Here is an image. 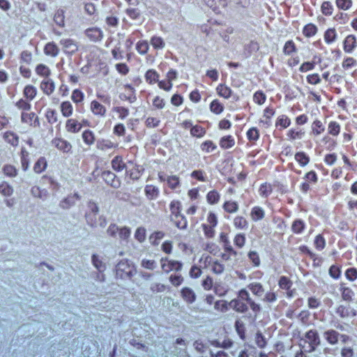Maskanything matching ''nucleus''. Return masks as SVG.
Listing matches in <instances>:
<instances>
[{
	"mask_svg": "<svg viewBox=\"0 0 357 357\" xmlns=\"http://www.w3.org/2000/svg\"><path fill=\"white\" fill-rule=\"evenodd\" d=\"M98 212L99 207L98 204L93 201H89L87 203V208L84 217L86 224L91 228H96L98 226L105 228L107 225V219L104 215H100L97 220Z\"/></svg>",
	"mask_w": 357,
	"mask_h": 357,
	"instance_id": "1",
	"label": "nucleus"
},
{
	"mask_svg": "<svg viewBox=\"0 0 357 357\" xmlns=\"http://www.w3.org/2000/svg\"><path fill=\"white\" fill-rule=\"evenodd\" d=\"M116 278L130 280L137 273L135 266L128 259L121 260L115 268Z\"/></svg>",
	"mask_w": 357,
	"mask_h": 357,
	"instance_id": "2",
	"label": "nucleus"
},
{
	"mask_svg": "<svg viewBox=\"0 0 357 357\" xmlns=\"http://www.w3.org/2000/svg\"><path fill=\"white\" fill-rule=\"evenodd\" d=\"M305 342L308 343V353H312L316 351L317 348L321 344V339L318 332L314 329L307 331L305 335Z\"/></svg>",
	"mask_w": 357,
	"mask_h": 357,
	"instance_id": "3",
	"label": "nucleus"
},
{
	"mask_svg": "<svg viewBox=\"0 0 357 357\" xmlns=\"http://www.w3.org/2000/svg\"><path fill=\"white\" fill-rule=\"evenodd\" d=\"M160 264L162 271L165 273H169L172 271H179L183 267V264L181 261L169 260L167 257L161 258Z\"/></svg>",
	"mask_w": 357,
	"mask_h": 357,
	"instance_id": "4",
	"label": "nucleus"
},
{
	"mask_svg": "<svg viewBox=\"0 0 357 357\" xmlns=\"http://www.w3.org/2000/svg\"><path fill=\"white\" fill-rule=\"evenodd\" d=\"M238 298L241 301H246L247 305L248 304L251 310L255 312H259L261 310L259 304L256 303L250 296L248 291L244 289H241L238 293Z\"/></svg>",
	"mask_w": 357,
	"mask_h": 357,
	"instance_id": "5",
	"label": "nucleus"
},
{
	"mask_svg": "<svg viewBox=\"0 0 357 357\" xmlns=\"http://www.w3.org/2000/svg\"><path fill=\"white\" fill-rule=\"evenodd\" d=\"M81 199V196L77 193L68 195L59 202V207L64 210H68L76 204V202Z\"/></svg>",
	"mask_w": 357,
	"mask_h": 357,
	"instance_id": "6",
	"label": "nucleus"
},
{
	"mask_svg": "<svg viewBox=\"0 0 357 357\" xmlns=\"http://www.w3.org/2000/svg\"><path fill=\"white\" fill-rule=\"evenodd\" d=\"M102 178L105 182L114 188H119L121 185V181L116 178L115 174L110 171H104L102 173Z\"/></svg>",
	"mask_w": 357,
	"mask_h": 357,
	"instance_id": "7",
	"label": "nucleus"
},
{
	"mask_svg": "<svg viewBox=\"0 0 357 357\" xmlns=\"http://www.w3.org/2000/svg\"><path fill=\"white\" fill-rule=\"evenodd\" d=\"M323 337L330 345H336L339 342L340 333L335 329L331 328L324 331Z\"/></svg>",
	"mask_w": 357,
	"mask_h": 357,
	"instance_id": "8",
	"label": "nucleus"
},
{
	"mask_svg": "<svg viewBox=\"0 0 357 357\" xmlns=\"http://www.w3.org/2000/svg\"><path fill=\"white\" fill-rule=\"evenodd\" d=\"M86 36L92 42L100 41L103 38V33L97 27L89 28L85 30Z\"/></svg>",
	"mask_w": 357,
	"mask_h": 357,
	"instance_id": "9",
	"label": "nucleus"
},
{
	"mask_svg": "<svg viewBox=\"0 0 357 357\" xmlns=\"http://www.w3.org/2000/svg\"><path fill=\"white\" fill-rule=\"evenodd\" d=\"M52 144L56 149L63 153H70L71 151L72 145L70 143L62 138L53 139Z\"/></svg>",
	"mask_w": 357,
	"mask_h": 357,
	"instance_id": "10",
	"label": "nucleus"
},
{
	"mask_svg": "<svg viewBox=\"0 0 357 357\" xmlns=\"http://www.w3.org/2000/svg\"><path fill=\"white\" fill-rule=\"evenodd\" d=\"M21 121L22 123H27L33 127H38L40 125L38 118L34 112H22L21 114Z\"/></svg>",
	"mask_w": 357,
	"mask_h": 357,
	"instance_id": "11",
	"label": "nucleus"
},
{
	"mask_svg": "<svg viewBox=\"0 0 357 357\" xmlns=\"http://www.w3.org/2000/svg\"><path fill=\"white\" fill-rule=\"evenodd\" d=\"M357 46L356 38L354 35L347 36L343 43L344 50L347 53H351Z\"/></svg>",
	"mask_w": 357,
	"mask_h": 357,
	"instance_id": "12",
	"label": "nucleus"
},
{
	"mask_svg": "<svg viewBox=\"0 0 357 357\" xmlns=\"http://www.w3.org/2000/svg\"><path fill=\"white\" fill-rule=\"evenodd\" d=\"M335 312L342 318L345 319L349 317H355L357 314L356 310L354 308L340 305L336 309Z\"/></svg>",
	"mask_w": 357,
	"mask_h": 357,
	"instance_id": "13",
	"label": "nucleus"
},
{
	"mask_svg": "<svg viewBox=\"0 0 357 357\" xmlns=\"http://www.w3.org/2000/svg\"><path fill=\"white\" fill-rule=\"evenodd\" d=\"M60 44L65 51L71 54L75 53L78 50L77 43L71 38H63L60 40Z\"/></svg>",
	"mask_w": 357,
	"mask_h": 357,
	"instance_id": "14",
	"label": "nucleus"
},
{
	"mask_svg": "<svg viewBox=\"0 0 357 357\" xmlns=\"http://www.w3.org/2000/svg\"><path fill=\"white\" fill-rule=\"evenodd\" d=\"M229 306L237 312L240 313H245L248 310V305L238 298L231 300L229 303Z\"/></svg>",
	"mask_w": 357,
	"mask_h": 357,
	"instance_id": "15",
	"label": "nucleus"
},
{
	"mask_svg": "<svg viewBox=\"0 0 357 357\" xmlns=\"http://www.w3.org/2000/svg\"><path fill=\"white\" fill-rule=\"evenodd\" d=\"M181 294L187 303L192 304L196 301L197 296L191 288L183 287L181 291Z\"/></svg>",
	"mask_w": 357,
	"mask_h": 357,
	"instance_id": "16",
	"label": "nucleus"
},
{
	"mask_svg": "<svg viewBox=\"0 0 357 357\" xmlns=\"http://www.w3.org/2000/svg\"><path fill=\"white\" fill-rule=\"evenodd\" d=\"M117 146V144L107 139H98L96 141V148L102 151L116 148Z\"/></svg>",
	"mask_w": 357,
	"mask_h": 357,
	"instance_id": "17",
	"label": "nucleus"
},
{
	"mask_svg": "<svg viewBox=\"0 0 357 357\" xmlns=\"http://www.w3.org/2000/svg\"><path fill=\"white\" fill-rule=\"evenodd\" d=\"M250 215L252 221L258 222L264 218L265 211L261 206H255L252 208Z\"/></svg>",
	"mask_w": 357,
	"mask_h": 357,
	"instance_id": "18",
	"label": "nucleus"
},
{
	"mask_svg": "<svg viewBox=\"0 0 357 357\" xmlns=\"http://www.w3.org/2000/svg\"><path fill=\"white\" fill-rule=\"evenodd\" d=\"M91 110L94 115L101 117H104L107 112L105 107L96 100H93L91 102Z\"/></svg>",
	"mask_w": 357,
	"mask_h": 357,
	"instance_id": "19",
	"label": "nucleus"
},
{
	"mask_svg": "<svg viewBox=\"0 0 357 357\" xmlns=\"http://www.w3.org/2000/svg\"><path fill=\"white\" fill-rule=\"evenodd\" d=\"M82 127V124L75 119H69L66 121V129L68 132H78L81 130Z\"/></svg>",
	"mask_w": 357,
	"mask_h": 357,
	"instance_id": "20",
	"label": "nucleus"
},
{
	"mask_svg": "<svg viewBox=\"0 0 357 357\" xmlns=\"http://www.w3.org/2000/svg\"><path fill=\"white\" fill-rule=\"evenodd\" d=\"M40 88L46 95L52 94L55 89L54 82L50 78L45 79L40 84Z\"/></svg>",
	"mask_w": 357,
	"mask_h": 357,
	"instance_id": "21",
	"label": "nucleus"
},
{
	"mask_svg": "<svg viewBox=\"0 0 357 357\" xmlns=\"http://www.w3.org/2000/svg\"><path fill=\"white\" fill-rule=\"evenodd\" d=\"M144 193L149 199L153 200L159 196L160 190L155 185H146L144 188Z\"/></svg>",
	"mask_w": 357,
	"mask_h": 357,
	"instance_id": "22",
	"label": "nucleus"
},
{
	"mask_svg": "<svg viewBox=\"0 0 357 357\" xmlns=\"http://www.w3.org/2000/svg\"><path fill=\"white\" fill-rule=\"evenodd\" d=\"M248 288L251 292L257 297H261L264 292L265 289L263 285L260 282H255L249 284L248 285Z\"/></svg>",
	"mask_w": 357,
	"mask_h": 357,
	"instance_id": "23",
	"label": "nucleus"
},
{
	"mask_svg": "<svg viewBox=\"0 0 357 357\" xmlns=\"http://www.w3.org/2000/svg\"><path fill=\"white\" fill-rule=\"evenodd\" d=\"M340 290L342 293V298L344 301L348 302L353 301L355 293L351 288L345 287L344 284H341Z\"/></svg>",
	"mask_w": 357,
	"mask_h": 357,
	"instance_id": "24",
	"label": "nucleus"
},
{
	"mask_svg": "<svg viewBox=\"0 0 357 357\" xmlns=\"http://www.w3.org/2000/svg\"><path fill=\"white\" fill-rule=\"evenodd\" d=\"M112 169L116 172H121L126 167L123 158L120 155L115 156L111 162Z\"/></svg>",
	"mask_w": 357,
	"mask_h": 357,
	"instance_id": "25",
	"label": "nucleus"
},
{
	"mask_svg": "<svg viewBox=\"0 0 357 357\" xmlns=\"http://www.w3.org/2000/svg\"><path fill=\"white\" fill-rule=\"evenodd\" d=\"M31 194L33 197L45 200L48 197V191L45 189H40L38 186H33L31 189Z\"/></svg>",
	"mask_w": 357,
	"mask_h": 357,
	"instance_id": "26",
	"label": "nucleus"
},
{
	"mask_svg": "<svg viewBox=\"0 0 357 357\" xmlns=\"http://www.w3.org/2000/svg\"><path fill=\"white\" fill-rule=\"evenodd\" d=\"M54 22L60 27L65 26V10L62 8H59L56 10L54 15Z\"/></svg>",
	"mask_w": 357,
	"mask_h": 357,
	"instance_id": "27",
	"label": "nucleus"
},
{
	"mask_svg": "<svg viewBox=\"0 0 357 357\" xmlns=\"http://www.w3.org/2000/svg\"><path fill=\"white\" fill-rule=\"evenodd\" d=\"M4 140L12 145L13 146H17L19 143V137L11 131H7L3 135Z\"/></svg>",
	"mask_w": 357,
	"mask_h": 357,
	"instance_id": "28",
	"label": "nucleus"
},
{
	"mask_svg": "<svg viewBox=\"0 0 357 357\" xmlns=\"http://www.w3.org/2000/svg\"><path fill=\"white\" fill-rule=\"evenodd\" d=\"M82 139L85 144L91 146L96 141L95 134L91 130H85L82 134Z\"/></svg>",
	"mask_w": 357,
	"mask_h": 357,
	"instance_id": "29",
	"label": "nucleus"
},
{
	"mask_svg": "<svg viewBox=\"0 0 357 357\" xmlns=\"http://www.w3.org/2000/svg\"><path fill=\"white\" fill-rule=\"evenodd\" d=\"M216 91L220 96L227 99L231 97L232 95L231 89L229 86L222 84H220L217 86Z\"/></svg>",
	"mask_w": 357,
	"mask_h": 357,
	"instance_id": "30",
	"label": "nucleus"
},
{
	"mask_svg": "<svg viewBox=\"0 0 357 357\" xmlns=\"http://www.w3.org/2000/svg\"><path fill=\"white\" fill-rule=\"evenodd\" d=\"M305 229V223L301 219L295 220L291 225V231L296 234H301Z\"/></svg>",
	"mask_w": 357,
	"mask_h": 357,
	"instance_id": "31",
	"label": "nucleus"
},
{
	"mask_svg": "<svg viewBox=\"0 0 357 357\" xmlns=\"http://www.w3.org/2000/svg\"><path fill=\"white\" fill-rule=\"evenodd\" d=\"M234 226L238 229H247L248 228V222L243 216L237 215L234 218Z\"/></svg>",
	"mask_w": 357,
	"mask_h": 357,
	"instance_id": "32",
	"label": "nucleus"
},
{
	"mask_svg": "<svg viewBox=\"0 0 357 357\" xmlns=\"http://www.w3.org/2000/svg\"><path fill=\"white\" fill-rule=\"evenodd\" d=\"M144 77L146 82L150 84H153L159 81V74L153 69L147 70L145 73Z\"/></svg>",
	"mask_w": 357,
	"mask_h": 357,
	"instance_id": "33",
	"label": "nucleus"
},
{
	"mask_svg": "<svg viewBox=\"0 0 357 357\" xmlns=\"http://www.w3.org/2000/svg\"><path fill=\"white\" fill-rule=\"evenodd\" d=\"M91 261L96 268L100 272L102 273L106 269L105 264L102 261L100 257L97 255H93L91 257Z\"/></svg>",
	"mask_w": 357,
	"mask_h": 357,
	"instance_id": "34",
	"label": "nucleus"
},
{
	"mask_svg": "<svg viewBox=\"0 0 357 357\" xmlns=\"http://www.w3.org/2000/svg\"><path fill=\"white\" fill-rule=\"evenodd\" d=\"M37 94V89L32 85H27L24 87L23 95L27 100H32Z\"/></svg>",
	"mask_w": 357,
	"mask_h": 357,
	"instance_id": "35",
	"label": "nucleus"
},
{
	"mask_svg": "<svg viewBox=\"0 0 357 357\" xmlns=\"http://www.w3.org/2000/svg\"><path fill=\"white\" fill-rule=\"evenodd\" d=\"M220 239L224 243V248L226 252H228L231 255L236 256L237 252L233 249L231 245H230V242L227 236V235L224 233H221Z\"/></svg>",
	"mask_w": 357,
	"mask_h": 357,
	"instance_id": "36",
	"label": "nucleus"
},
{
	"mask_svg": "<svg viewBox=\"0 0 357 357\" xmlns=\"http://www.w3.org/2000/svg\"><path fill=\"white\" fill-rule=\"evenodd\" d=\"M59 48L54 43H48L44 48V52L46 55L56 56L59 54Z\"/></svg>",
	"mask_w": 357,
	"mask_h": 357,
	"instance_id": "37",
	"label": "nucleus"
},
{
	"mask_svg": "<svg viewBox=\"0 0 357 357\" xmlns=\"http://www.w3.org/2000/svg\"><path fill=\"white\" fill-rule=\"evenodd\" d=\"M73 105L69 101H64L61 104V112L63 116H70L73 114Z\"/></svg>",
	"mask_w": 357,
	"mask_h": 357,
	"instance_id": "38",
	"label": "nucleus"
},
{
	"mask_svg": "<svg viewBox=\"0 0 357 357\" xmlns=\"http://www.w3.org/2000/svg\"><path fill=\"white\" fill-rule=\"evenodd\" d=\"M171 218L178 229H185L187 228L188 221L183 215L181 214L178 217H172Z\"/></svg>",
	"mask_w": 357,
	"mask_h": 357,
	"instance_id": "39",
	"label": "nucleus"
},
{
	"mask_svg": "<svg viewBox=\"0 0 357 357\" xmlns=\"http://www.w3.org/2000/svg\"><path fill=\"white\" fill-rule=\"evenodd\" d=\"M170 211L172 217L180 216L181 211V204L179 201L174 200L170 203Z\"/></svg>",
	"mask_w": 357,
	"mask_h": 357,
	"instance_id": "40",
	"label": "nucleus"
},
{
	"mask_svg": "<svg viewBox=\"0 0 357 357\" xmlns=\"http://www.w3.org/2000/svg\"><path fill=\"white\" fill-rule=\"evenodd\" d=\"M47 167V162L45 158L40 157L34 164L33 171L37 174L43 172Z\"/></svg>",
	"mask_w": 357,
	"mask_h": 357,
	"instance_id": "41",
	"label": "nucleus"
},
{
	"mask_svg": "<svg viewBox=\"0 0 357 357\" xmlns=\"http://www.w3.org/2000/svg\"><path fill=\"white\" fill-rule=\"evenodd\" d=\"M36 72L38 75L44 77L45 79L48 78L51 74L50 69L47 66L42 63L36 66Z\"/></svg>",
	"mask_w": 357,
	"mask_h": 357,
	"instance_id": "42",
	"label": "nucleus"
},
{
	"mask_svg": "<svg viewBox=\"0 0 357 357\" xmlns=\"http://www.w3.org/2000/svg\"><path fill=\"white\" fill-rule=\"evenodd\" d=\"M234 145V139L230 136H225L220 139V146L222 149H229Z\"/></svg>",
	"mask_w": 357,
	"mask_h": 357,
	"instance_id": "43",
	"label": "nucleus"
},
{
	"mask_svg": "<svg viewBox=\"0 0 357 357\" xmlns=\"http://www.w3.org/2000/svg\"><path fill=\"white\" fill-rule=\"evenodd\" d=\"M333 6L328 1H324L321 6V13L325 16H331L333 12Z\"/></svg>",
	"mask_w": 357,
	"mask_h": 357,
	"instance_id": "44",
	"label": "nucleus"
},
{
	"mask_svg": "<svg viewBox=\"0 0 357 357\" xmlns=\"http://www.w3.org/2000/svg\"><path fill=\"white\" fill-rule=\"evenodd\" d=\"M222 207L225 211L229 213H236L238 210V204L233 201L225 202Z\"/></svg>",
	"mask_w": 357,
	"mask_h": 357,
	"instance_id": "45",
	"label": "nucleus"
},
{
	"mask_svg": "<svg viewBox=\"0 0 357 357\" xmlns=\"http://www.w3.org/2000/svg\"><path fill=\"white\" fill-rule=\"evenodd\" d=\"M295 160L300 164L301 166L304 167L310 162V158L304 152H298L295 154Z\"/></svg>",
	"mask_w": 357,
	"mask_h": 357,
	"instance_id": "46",
	"label": "nucleus"
},
{
	"mask_svg": "<svg viewBox=\"0 0 357 357\" xmlns=\"http://www.w3.org/2000/svg\"><path fill=\"white\" fill-rule=\"evenodd\" d=\"M292 284V282L286 276H281L279 279L278 285L282 289L289 291Z\"/></svg>",
	"mask_w": 357,
	"mask_h": 357,
	"instance_id": "47",
	"label": "nucleus"
},
{
	"mask_svg": "<svg viewBox=\"0 0 357 357\" xmlns=\"http://www.w3.org/2000/svg\"><path fill=\"white\" fill-rule=\"evenodd\" d=\"M220 198V194L216 190H211L206 195L207 202L210 204H215L218 203Z\"/></svg>",
	"mask_w": 357,
	"mask_h": 357,
	"instance_id": "48",
	"label": "nucleus"
},
{
	"mask_svg": "<svg viewBox=\"0 0 357 357\" xmlns=\"http://www.w3.org/2000/svg\"><path fill=\"white\" fill-rule=\"evenodd\" d=\"M291 124L290 119L286 115H281L278 117L275 125L281 126L282 128H287Z\"/></svg>",
	"mask_w": 357,
	"mask_h": 357,
	"instance_id": "49",
	"label": "nucleus"
},
{
	"mask_svg": "<svg viewBox=\"0 0 357 357\" xmlns=\"http://www.w3.org/2000/svg\"><path fill=\"white\" fill-rule=\"evenodd\" d=\"M272 190L271 185L265 183L261 185L259 192L261 197L266 198L271 194Z\"/></svg>",
	"mask_w": 357,
	"mask_h": 357,
	"instance_id": "50",
	"label": "nucleus"
},
{
	"mask_svg": "<svg viewBox=\"0 0 357 357\" xmlns=\"http://www.w3.org/2000/svg\"><path fill=\"white\" fill-rule=\"evenodd\" d=\"M0 193L6 197H9L13 193V188L6 182L0 184Z\"/></svg>",
	"mask_w": 357,
	"mask_h": 357,
	"instance_id": "51",
	"label": "nucleus"
},
{
	"mask_svg": "<svg viewBox=\"0 0 357 357\" xmlns=\"http://www.w3.org/2000/svg\"><path fill=\"white\" fill-rule=\"evenodd\" d=\"M305 134L302 129H291L287 132V136L291 140L301 139Z\"/></svg>",
	"mask_w": 357,
	"mask_h": 357,
	"instance_id": "52",
	"label": "nucleus"
},
{
	"mask_svg": "<svg viewBox=\"0 0 357 357\" xmlns=\"http://www.w3.org/2000/svg\"><path fill=\"white\" fill-rule=\"evenodd\" d=\"M336 38L337 33L335 29H328L324 33V40L328 44L333 43Z\"/></svg>",
	"mask_w": 357,
	"mask_h": 357,
	"instance_id": "53",
	"label": "nucleus"
},
{
	"mask_svg": "<svg viewBox=\"0 0 357 357\" xmlns=\"http://www.w3.org/2000/svg\"><path fill=\"white\" fill-rule=\"evenodd\" d=\"M167 183L169 187L172 190H175L180 186L179 178L175 175L168 176L167 178Z\"/></svg>",
	"mask_w": 357,
	"mask_h": 357,
	"instance_id": "54",
	"label": "nucleus"
},
{
	"mask_svg": "<svg viewBox=\"0 0 357 357\" xmlns=\"http://www.w3.org/2000/svg\"><path fill=\"white\" fill-rule=\"evenodd\" d=\"M210 109L212 112L219 114L223 111L224 107L218 100H214L210 104Z\"/></svg>",
	"mask_w": 357,
	"mask_h": 357,
	"instance_id": "55",
	"label": "nucleus"
},
{
	"mask_svg": "<svg viewBox=\"0 0 357 357\" xmlns=\"http://www.w3.org/2000/svg\"><path fill=\"white\" fill-rule=\"evenodd\" d=\"M151 44L155 49H162L165 43L161 37L159 36H153L151 39Z\"/></svg>",
	"mask_w": 357,
	"mask_h": 357,
	"instance_id": "56",
	"label": "nucleus"
},
{
	"mask_svg": "<svg viewBox=\"0 0 357 357\" xmlns=\"http://www.w3.org/2000/svg\"><path fill=\"white\" fill-rule=\"evenodd\" d=\"M317 28L312 24H308L303 29V34L307 37H312L317 33Z\"/></svg>",
	"mask_w": 357,
	"mask_h": 357,
	"instance_id": "57",
	"label": "nucleus"
},
{
	"mask_svg": "<svg viewBox=\"0 0 357 357\" xmlns=\"http://www.w3.org/2000/svg\"><path fill=\"white\" fill-rule=\"evenodd\" d=\"M140 264L142 267L151 271L154 270L157 267L156 261L153 259H143Z\"/></svg>",
	"mask_w": 357,
	"mask_h": 357,
	"instance_id": "58",
	"label": "nucleus"
},
{
	"mask_svg": "<svg viewBox=\"0 0 357 357\" xmlns=\"http://www.w3.org/2000/svg\"><path fill=\"white\" fill-rule=\"evenodd\" d=\"M335 4L339 9L347 10L352 6V0H335Z\"/></svg>",
	"mask_w": 357,
	"mask_h": 357,
	"instance_id": "59",
	"label": "nucleus"
},
{
	"mask_svg": "<svg viewBox=\"0 0 357 357\" xmlns=\"http://www.w3.org/2000/svg\"><path fill=\"white\" fill-rule=\"evenodd\" d=\"M255 343L259 348L263 349L266 347L267 342L266 340L265 337L262 335L261 333L257 332L256 333Z\"/></svg>",
	"mask_w": 357,
	"mask_h": 357,
	"instance_id": "60",
	"label": "nucleus"
},
{
	"mask_svg": "<svg viewBox=\"0 0 357 357\" xmlns=\"http://www.w3.org/2000/svg\"><path fill=\"white\" fill-rule=\"evenodd\" d=\"M190 176L192 178H195L202 182H206L207 181L205 172L200 169L193 171L191 173Z\"/></svg>",
	"mask_w": 357,
	"mask_h": 357,
	"instance_id": "61",
	"label": "nucleus"
},
{
	"mask_svg": "<svg viewBox=\"0 0 357 357\" xmlns=\"http://www.w3.org/2000/svg\"><path fill=\"white\" fill-rule=\"evenodd\" d=\"M190 133L192 136L197 137H202L205 135L206 130L202 126H195L191 128Z\"/></svg>",
	"mask_w": 357,
	"mask_h": 357,
	"instance_id": "62",
	"label": "nucleus"
},
{
	"mask_svg": "<svg viewBox=\"0 0 357 357\" xmlns=\"http://www.w3.org/2000/svg\"><path fill=\"white\" fill-rule=\"evenodd\" d=\"M217 148V146L211 140H207L203 142L201 145V149L203 151L209 153L214 151Z\"/></svg>",
	"mask_w": 357,
	"mask_h": 357,
	"instance_id": "63",
	"label": "nucleus"
},
{
	"mask_svg": "<svg viewBox=\"0 0 357 357\" xmlns=\"http://www.w3.org/2000/svg\"><path fill=\"white\" fill-rule=\"evenodd\" d=\"M345 277L349 281H354L357 279V269L356 268H349L345 271Z\"/></svg>",
	"mask_w": 357,
	"mask_h": 357,
	"instance_id": "64",
	"label": "nucleus"
}]
</instances>
